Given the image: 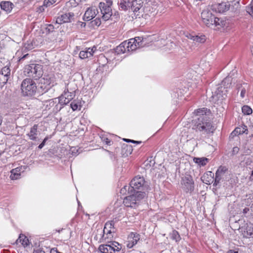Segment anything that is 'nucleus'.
Wrapping results in <instances>:
<instances>
[{
  "label": "nucleus",
  "mask_w": 253,
  "mask_h": 253,
  "mask_svg": "<svg viewBox=\"0 0 253 253\" xmlns=\"http://www.w3.org/2000/svg\"><path fill=\"white\" fill-rule=\"evenodd\" d=\"M147 189L143 177L137 176L134 177L129 186H125L121 190V193H124L127 189L129 194L124 199V205L127 207L135 208L138 203L145 197V191Z\"/></svg>",
  "instance_id": "f257e3e1"
},
{
  "label": "nucleus",
  "mask_w": 253,
  "mask_h": 253,
  "mask_svg": "<svg viewBox=\"0 0 253 253\" xmlns=\"http://www.w3.org/2000/svg\"><path fill=\"white\" fill-rule=\"evenodd\" d=\"M208 110L207 108H203L197 109L195 111V113L200 116L197 121H195L193 129L196 131H203L204 133H212L215 128L212 125L211 121L206 116H204L207 114Z\"/></svg>",
  "instance_id": "f03ea898"
},
{
  "label": "nucleus",
  "mask_w": 253,
  "mask_h": 253,
  "mask_svg": "<svg viewBox=\"0 0 253 253\" xmlns=\"http://www.w3.org/2000/svg\"><path fill=\"white\" fill-rule=\"evenodd\" d=\"M231 84V79L227 77L221 82L214 92H212V95L210 98V101L214 104L221 103L227 96V88L230 87Z\"/></svg>",
  "instance_id": "7ed1b4c3"
},
{
  "label": "nucleus",
  "mask_w": 253,
  "mask_h": 253,
  "mask_svg": "<svg viewBox=\"0 0 253 253\" xmlns=\"http://www.w3.org/2000/svg\"><path fill=\"white\" fill-rule=\"evenodd\" d=\"M21 89L23 96L32 97L36 95V84L30 78L25 79L22 81Z\"/></svg>",
  "instance_id": "20e7f679"
},
{
  "label": "nucleus",
  "mask_w": 253,
  "mask_h": 253,
  "mask_svg": "<svg viewBox=\"0 0 253 253\" xmlns=\"http://www.w3.org/2000/svg\"><path fill=\"white\" fill-rule=\"evenodd\" d=\"M24 72L25 75L34 80H38L42 75V65L38 64H31L25 66Z\"/></svg>",
  "instance_id": "39448f33"
},
{
  "label": "nucleus",
  "mask_w": 253,
  "mask_h": 253,
  "mask_svg": "<svg viewBox=\"0 0 253 253\" xmlns=\"http://www.w3.org/2000/svg\"><path fill=\"white\" fill-rule=\"evenodd\" d=\"M180 185L182 190L186 194H192L195 190L193 178L189 174H185L181 176Z\"/></svg>",
  "instance_id": "423d86ee"
},
{
  "label": "nucleus",
  "mask_w": 253,
  "mask_h": 253,
  "mask_svg": "<svg viewBox=\"0 0 253 253\" xmlns=\"http://www.w3.org/2000/svg\"><path fill=\"white\" fill-rule=\"evenodd\" d=\"M50 78H41L40 82L38 85H37L36 95L38 96L42 95L46 93L50 88V84H51L50 81Z\"/></svg>",
  "instance_id": "0eeeda50"
},
{
  "label": "nucleus",
  "mask_w": 253,
  "mask_h": 253,
  "mask_svg": "<svg viewBox=\"0 0 253 253\" xmlns=\"http://www.w3.org/2000/svg\"><path fill=\"white\" fill-rule=\"evenodd\" d=\"M230 7L229 2H221L216 3L211 5V9L213 11L219 13H223L228 11Z\"/></svg>",
  "instance_id": "6e6552de"
},
{
  "label": "nucleus",
  "mask_w": 253,
  "mask_h": 253,
  "mask_svg": "<svg viewBox=\"0 0 253 253\" xmlns=\"http://www.w3.org/2000/svg\"><path fill=\"white\" fill-rule=\"evenodd\" d=\"M201 18L203 23L208 27L212 26L214 15L209 10H204L201 13Z\"/></svg>",
  "instance_id": "1a4fd4ad"
},
{
  "label": "nucleus",
  "mask_w": 253,
  "mask_h": 253,
  "mask_svg": "<svg viewBox=\"0 0 253 253\" xmlns=\"http://www.w3.org/2000/svg\"><path fill=\"white\" fill-rule=\"evenodd\" d=\"M99 7L100 9L102 15V19L104 21H107L112 15V11L111 6L106 5L104 2H101L99 4Z\"/></svg>",
  "instance_id": "9d476101"
},
{
  "label": "nucleus",
  "mask_w": 253,
  "mask_h": 253,
  "mask_svg": "<svg viewBox=\"0 0 253 253\" xmlns=\"http://www.w3.org/2000/svg\"><path fill=\"white\" fill-rule=\"evenodd\" d=\"M140 239V234L137 233L131 232L127 237L126 246L128 249L132 248L137 244Z\"/></svg>",
  "instance_id": "9b49d317"
},
{
  "label": "nucleus",
  "mask_w": 253,
  "mask_h": 253,
  "mask_svg": "<svg viewBox=\"0 0 253 253\" xmlns=\"http://www.w3.org/2000/svg\"><path fill=\"white\" fill-rule=\"evenodd\" d=\"M75 14L73 12H68L57 17L56 23L61 24L64 23L70 22L73 20Z\"/></svg>",
  "instance_id": "f8f14e48"
},
{
  "label": "nucleus",
  "mask_w": 253,
  "mask_h": 253,
  "mask_svg": "<svg viewBox=\"0 0 253 253\" xmlns=\"http://www.w3.org/2000/svg\"><path fill=\"white\" fill-rule=\"evenodd\" d=\"M98 13V9L95 7H88L85 12L83 20L86 21H90L94 18Z\"/></svg>",
  "instance_id": "ddd939ff"
},
{
  "label": "nucleus",
  "mask_w": 253,
  "mask_h": 253,
  "mask_svg": "<svg viewBox=\"0 0 253 253\" xmlns=\"http://www.w3.org/2000/svg\"><path fill=\"white\" fill-rule=\"evenodd\" d=\"M143 5V0H130L129 9H131L136 16H139L137 12L139 13V10Z\"/></svg>",
  "instance_id": "4468645a"
},
{
  "label": "nucleus",
  "mask_w": 253,
  "mask_h": 253,
  "mask_svg": "<svg viewBox=\"0 0 253 253\" xmlns=\"http://www.w3.org/2000/svg\"><path fill=\"white\" fill-rule=\"evenodd\" d=\"M98 250L101 253H116L120 251V248H115L113 246L102 244L99 246Z\"/></svg>",
  "instance_id": "2eb2a0df"
},
{
  "label": "nucleus",
  "mask_w": 253,
  "mask_h": 253,
  "mask_svg": "<svg viewBox=\"0 0 253 253\" xmlns=\"http://www.w3.org/2000/svg\"><path fill=\"white\" fill-rule=\"evenodd\" d=\"M0 6L1 10L8 14L11 12L14 5L10 1L2 0L0 2Z\"/></svg>",
  "instance_id": "dca6fc26"
},
{
  "label": "nucleus",
  "mask_w": 253,
  "mask_h": 253,
  "mask_svg": "<svg viewBox=\"0 0 253 253\" xmlns=\"http://www.w3.org/2000/svg\"><path fill=\"white\" fill-rule=\"evenodd\" d=\"M135 41L136 40L132 38L130 39L128 42H124L125 46H126L127 51H133L137 49Z\"/></svg>",
  "instance_id": "f3484780"
},
{
  "label": "nucleus",
  "mask_w": 253,
  "mask_h": 253,
  "mask_svg": "<svg viewBox=\"0 0 253 253\" xmlns=\"http://www.w3.org/2000/svg\"><path fill=\"white\" fill-rule=\"evenodd\" d=\"M243 133L248 134V130L247 128V126L243 124L239 127H236L234 130L232 132L231 134H234L235 135L242 134Z\"/></svg>",
  "instance_id": "a211bd4d"
},
{
  "label": "nucleus",
  "mask_w": 253,
  "mask_h": 253,
  "mask_svg": "<svg viewBox=\"0 0 253 253\" xmlns=\"http://www.w3.org/2000/svg\"><path fill=\"white\" fill-rule=\"evenodd\" d=\"M130 0H120L118 2L120 10L126 11L129 9Z\"/></svg>",
  "instance_id": "6ab92c4d"
},
{
  "label": "nucleus",
  "mask_w": 253,
  "mask_h": 253,
  "mask_svg": "<svg viewBox=\"0 0 253 253\" xmlns=\"http://www.w3.org/2000/svg\"><path fill=\"white\" fill-rule=\"evenodd\" d=\"M226 24V20L214 16V18L213 19L212 26L214 25L215 26L217 27L218 28H219L225 26Z\"/></svg>",
  "instance_id": "aec40b11"
},
{
  "label": "nucleus",
  "mask_w": 253,
  "mask_h": 253,
  "mask_svg": "<svg viewBox=\"0 0 253 253\" xmlns=\"http://www.w3.org/2000/svg\"><path fill=\"white\" fill-rule=\"evenodd\" d=\"M38 125H34L30 129V132L27 134L29 138L32 140H36L37 138Z\"/></svg>",
  "instance_id": "412c9836"
},
{
  "label": "nucleus",
  "mask_w": 253,
  "mask_h": 253,
  "mask_svg": "<svg viewBox=\"0 0 253 253\" xmlns=\"http://www.w3.org/2000/svg\"><path fill=\"white\" fill-rule=\"evenodd\" d=\"M21 243L22 246L24 247H27L30 244V242L28 238L24 234H20L19 238L16 241V244Z\"/></svg>",
  "instance_id": "4be33fe9"
},
{
  "label": "nucleus",
  "mask_w": 253,
  "mask_h": 253,
  "mask_svg": "<svg viewBox=\"0 0 253 253\" xmlns=\"http://www.w3.org/2000/svg\"><path fill=\"white\" fill-rule=\"evenodd\" d=\"M228 169L225 166H220L215 173V176H217V177H219L220 178H223L224 175L225 173L227 171Z\"/></svg>",
  "instance_id": "5701e85b"
},
{
  "label": "nucleus",
  "mask_w": 253,
  "mask_h": 253,
  "mask_svg": "<svg viewBox=\"0 0 253 253\" xmlns=\"http://www.w3.org/2000/svg\"><path fill=\"white\" fill-rule=\"evenodd\" d=\"M62 94L65 95V97L71 101L75 96V91L73 90L70 92L68 88H66Z\"/></svg>",
  "instance_id": "b1692460"
},
{
  "label": "nucleus",
  "mask_w": 253,
  "mask_h": 253,
  "mask_svg": "<svg viewBox=\"0 0 253 253\" xmlns=\"http://www.w3.org/2000/svg\"><path fill=\"white\" fill-rule=\"evenodd\" d=\"M193 161L195 163L198 164L199 166H204L209 162V159L205 157L194 158L193 159Z\"/></svg>",
  "instance_id": "393cba45"
},
{
  "label": "nucleus",
  "mask_w": 253,
  "mask_h": 253,
  "mask_svg": "<svg viewBox=\"0 0 253 253\" xmlns=\"http://www.w3.org/2000/svg\"><path fill=\"white\" fill-rule=\"evenodd\" d=\"M116 221L114 220L108 221L105 224V229H109L112 231L113 233H115L116 231V229L115 226Z\"/></svg>",
  "instance_id": "a878e982"
},
{
  "label": "nucleus",
  "mask_w": 253,
  "mask_h": 253,
  "mask_svg": "<svg viewBox=\"0 0 253 253\" xmlns=\"http://www.w3.org/2000/svg\"><path fill=\"white\" fill-rule=\"evenodd\" d=\"M126 47L124 42L115 48V51L117 54L124 53L127 51Z\"/></svg>",
  "instance_id": "bb28decb"
},
{
  "label": "nucleus",
  "mask_w": 253,
  "mask_h": 253,
  "mask_svg": "<svg viewBox=\"0 0 253 253\" xmlns=\"http://www.w3.org/2000/svg\"><path fill=\"white\" fill-rule=\"evenodd\" d=\"M20 171V168H17L11 170L10 178L12 180L17 179L19 178L20 174L18 173Z\"/></svg>",
  "instance_id": "cd10ccee"
},
{
  "label": "nucleus",
  "mask_w": 253,
  "mask_h": 253,
  "mask_svg": "<svg viewBox=\"0 0 253 253\" xmlns=\"http://www.w3.org/2000/svg\"><path fill=\"white\" fill-rule=\"evenodd\" d=\"M11 70L9 67L7 65L3 67L0 73V74L5 76V77L10 78Z\"/></svg>",
  "instance_id": "c85d7f7f"
},
{
  "label": "nucleus",
  "mask_w": 253,
  "mask_h": 253,
  "mask_svg": "<svg viewBox=\"0 0 253 253\" xmlns=\"http://www.w3.org/2000/svg\"><path fill=\"white\" fill-rule=\"evenodd\" d=\"M206 40V38L205 35H195L193 41L196 43H204Z\"/></svg>",
  "instance_id": "c756f323"
},
{
  "label": "nucleus",
  "mask_w": 253,
  "mask_h": 253,
  "mask_svg": "<svg viewBox=\"0 0 253 253\" xmlns=\"http://www.w3.org/2000/svg\"><path fill=\"white\" fill-rule=\"evenodd\" d=\"M244 236L246 238H253V227L248 226L246 231H244Z\"/></svg>",
  "instance_id": "7c9ffc66"
},
{
  "label": "nucleus",
  "mask_w": 253,
  "mask_h": 253,
  "mask_svg": "<svg viewBox=\"0 0 253 253\" xmlns=\"http://www.w3.org/2000/svg\"><path fill=\"white\" fill-rule=\"evenodd\" d=\"M59 103H60L64 107L68 104L70 101L65 97V95L61 94L58 98H57Z\"/></svg>",
  "instance_id": "2f4dec72"
},
{
  "label": "nucleus",
  "mask_w": 253,
  "mask_h": 253,
  "mask_svg": "<svg viewBox=\"0 0 253 253\" xmlns=\"http://www.w3.org/2000/svg\"><path fill=\"white\" fill-rule=\"evenodd\" d=\"M79 57L81 59H85L91 57V53H90L87 49L86 50L81 51L79 53Z\"/></svg>",
  "instance_id": "473e14b6"
},
{
  "label": "nucleus",
  "mask_w": 253,
  "mask_h": 253,
  "mask_svg": "<svg viewBox=\"0 0 253 253\" xmlns=\"http://www.w3.org/2000/svg\"><path fill=\"white\" fill-rule=\"evenodd\" d=\"M242 112L245 115H250L252 113V109L248 105H244L242 108Z\"/></svg>",
  "instance_id": "72a5a7b5"
},
{
  "label": "nucleus",
  "mask_w": 253,
  "mask_h": 253,
  "mask_svg": "<svg viewBox=\"0 0 253 253\" xmlns=\"http://www.w3.org/2000/svg\"><path fill=\"white\" fill-rule=\"evenodd\" d=\"M171 238L172 239L174 240L176 242H178L181 239L178 232L176 230L172 231L171 234Z\"/></svg>",
  "instance_id": "f704fd0d"
},
{
  "label": "nucleus",
  "mask_w": 253,
  "mask_h": 253,
  "mask_svg": "<svg viewBox=\"0 0 253 253\" xmlns=\"http://www.w3.org/2000/svg\"><path fill=\"white\" fill-rule=\"evenodd\" d=\"M210 175L211 178H213L214 176V173H212L211 171H209L208 173H207V175L204 174L203 176H202L201 178V180L206 184H209L210 183L209 180H206L205 181V178H206L207 176Z\"/></svg>",
  "instance_id": "c9c22d12"
},
{
  "label": "nucleus",
  "mask_w": 253,
  "mask_h": 253,
  "mask_svg": "<svg viewBox=\"0 0 253 253\" xmlns=\"http://www.w3.org/2000/svg\"><path fill=\"white\" fill-rule=\"evenodd\" d=\"M134 39L136 40L135 43H136L137 48L143 46V45H144L143 43V42L142 40L141 39V37H135Z\"/></svg>",
  "instance_id": "e433bc0d"
},
{
  "label": "nucleus",
  "mask_w": 253,
  "mask_h": 253,
  "mask_svg": "<svg viewBox=\"0 0 253 253\" xmlns=\"http://www.w3.org/2000/svg\"><path fill=\"white\" fill-rule=\"evenodd\" d=\"M9 78L5 77V76L0 74V84L3 86L5 84Z\"/></svg>",
  "instance_id": "4c0bfd02"
},
{
  "label": "nucleus",
  "mask_w": 253,
  "mask_h": 253,
  "mask_svg": "<svg viewBox=\"0 0 253 253\" xmlns=\"http://www.w3.org/2000/svg\"><path fill=\"white\" fill-rule=\"evenodd\" d=\"M63 107H64V106L61 104H60V103H59V102H58V103H57L55 105L54 107L53 108V112L55 113H58Z\"/></svg>",
  "instance_id": "58836bf2"
},
{
  "label": "nucleus",
  "mask_w": 253,
  "mask_h": 253,
  "mask_svg": "<svg viewBox=\"0 0 253 253\" xmlns=\"http://www.w3.org/2000/svg\"><path fill=\"white\" fill-rule=\"evenodd\" d=\"M101 23V20L100 18H96L94 20H92L91 22V24L92 26H97L98 27L100 25Z\"/></svg>",
  "instance_id": "ea45409f"
},
{
  "label": "nucleus",
  "mask_w": 253,
  "mask_h": 253,
  "mask_svg": "<svg viewBox=\"0 0 253 253\" xmlns=\"http://www.w3.org/2000/svg\"><path fill=\"white\" fill-rule=\"evenodd\" d=\"M45 30L46 33L49 34L54 31V27L52 24H48L47 25L46 27L45 28Z\"/></svg>",
  "instance_id": "a19ab883"
},
{
  "label": "nucleus",
  "mask_w": 253,
  "mask_h": 253,
  "mask_svg": "<svg viewBox=\"0 0 253 253\" xmlns=\"http://www.w3.org/2000/svg\"><path fill=\"white\" fill-rule=\"evenodd\" d=\"M247 11L253 17V0L251 1L250 6L247 7Z\"/></svg>",
  "instance_id": "79ce46f5"
},
{
  "label": "nucleus",
  "mask_w": 253,
  "mask_h": 253,
  "mask_svg": "<svg viewBox=\"0 0 253 253\" xmlns=\"http://www.w3.org/2000/svg\"><path fill=\"white\" fill-rule=\"evenodd\" d=\"M56 0H44L43 2V5L46 7L49 6L55 3Z\"/></svg>",
  "instance_id": "37998d69"
},
{
  "label": "nucleus",
  "mask_w": 253,
  "mask_h": 253,
  "mask_svg": "<svg viewBox=\"0 0 253 253\" xmlns=\"http://www.w3.org/2000/svg\"><path fill=\"white\" fill-rule=\"evenodd\" d=\"M48 136H46L44 139L43 140L42 142L39 145L38 148L40 149H41L43 148V147L45 145V144L46 142V141L48 139Z\"/></svg>",
  "instance_id": "c03bdc74"
},
{
  "label": "nucleus",
  "mask_w": 253,
  "mask_h": 253,
  "mask_svg": "<svg viewBox=\"0 0 253 253\" xmlns=\"http://www.w3.org/2000/svg\"><path fill=\"white\" fill-rule=\"evenodd\" d=\"M57 99V98H55L54 99L49 100L48 101L49 106L53 107L54 105V104L56 103ZM47 106H48V105H47Z\"/></svg>",
  "instance_id": "a18cd8bd"
},
{
  "label": "nucleus",
  "mask_w": 253,
  "mask_h": 253,
  "mask_svg": "<svg viewBox=\"0 0 253 253\" xmlns=\"http://www.w3.org/2000/svg\"><path fill=\"white\" fill-rule=\"evenodd\" d=\"M124 140L126 142H131V143H135V144H141L142 143L141 141H135L134 140H131V139H126V138H124Z\"/></svg>",
  "instance_id": "49530a36"
},
{
  "label": "nucleus",
  "mask_w": 253,
  "mask_h": 253,
  "mask_svg": "<svg viewBox=\"0 0 253 253\" xmlns=\"http://www.w3.org/2000/svg\"><path fill=\"white\" fill-rule=\"evenodd\" d=\"M70 107L72 109L73 111H75L77 110L78 108V105L77 104V103L72 102L70 104Z\"/></svg>",
  "instance_id": "de8ad7c7"
},
{
  "label": "nucleus",
  "mask_w": 253,
  "mask_h": 253,
  "mask_svg": "<svg viewBox=\"0 0 253 253\" xmlns=\"http://www.w3.org/2000/svg\"><path fill=\"white\" fill-rule=\"evenodd\" d=\"M239 148L238 147H234L233 148V150H232V155H235L236 154H237L238 152H239Z\"/></svg>",
  "instance_id": "09e8293b"
},
{
  "label": "nucleus",
  "mask_w": 253,
  "mask_h": 253,
  "mask_svg": "<svg viewBox=\"0 0 253 253\" xmlns=\"http://www.w3.org/2000/svg\"><path fill=\"white\" fill-rule=\"evenodd\" d=\"M33 253H45V252L43 251L42 249L37 248L34 249Z\"/></svg>",
  "instance_id": "8fccbe9b"
},
{
  "label": "nucleus",
  "mask_w": 253,
  "mask_h": 253,
  "mask_svg": "<svg viewBox=\"0 0 253 253\" xmlns=\"http://www.w3.org/2000/svg\"><path fill=\"white\" fill-rule=\"evenodd\" d=\"M110 245L113 246L114 247H115V248H117L118 247H119V248H120V250L122 249V245L121 244H119L118 242H114Z\"/></svg>",
  "instance_id": "3c124183"
},
{
  "label": "nucleus",
  "mask_w": 253,
  "mask_h": 253,
  "mask_svg": "<svg viewBox=\"0 0 253 253\" xmlns=\"http://www.w3.org/2000/svg\"><path fill=\"white\" fill-rule=\"evenodd\" d=\"M221 178L219 177H217V176H215V179H214V182L213 184V186H216L220 182Z\"/></svg>",
  "instance_id": "603ef678"
},
{
  "label": "nucleus",
  "mask_w": 253,
  "mask_h": 253,
  "mask_svg": "<svg viewBox=\"0 0 253 253\" xmlns=\"http://www.w3.org/2000/svg\"><path fill=\"white\" fill-rule=\"evenodd\" d=\"M246 92V90L245 87H243L241 88V93H240V96L242 97V98H244L245 96V94Z\"/></svg>",
  "instance_id": "864d4df0"
},
{
  "label": "nucleus",
  "mask_w": 253,
  "mask_h": 253,
  "mask_svg": "<svg viewBox=\"0 0 253 253\" xmlns=\"http://www.w3.org/2000/svg\"><path fill=\"white\" fill-rule=\"evenodd\" d=\"M88 51L91 53V56L93 55V53L95 50H96V47L94 46L92 48H88L87 49Z\"/></svg>",
  "instance_id": "5fc2aeb1"
},
{
  "label": "nucleus",
  "mask_w": 253,
  "mask_h": 253,
  "mask_svg": "<svg viewBox=\"0 0 253 253\" xmlns=\"http://www.w3.org/2000/svg\"><path fill=\"white\" fill-rule=\"evenodd\" d=\"M111 17H114L116 20H118L119 18V13L118 11H115L114 14L112 13Z\"/></svg>",
  "instance_id": "6e6d98bb"
},
{
  "label": "nucleus",
  "mask_w": 253,
  "mask_h": 253,
  "mask_svg": "<svg viewBox=\"0 0 253 253\" xmlns=\"http://www.w3.org/2000/svg\"><path fill=\"white\" fill-rule=\"evenodd\" d=\"M106 1V3L104 2V4L106 5L111 6L113 4V0H105Z\"/></svg>",
  "instance_id": "4d7b16f0"
},
{
  "label": "nucleus",
  "mask_w": 253,
  "mask_h": 253,
  "mask_svg": "<svg viewBox=\"0 0 253 253\" xmlns=\"http://www.w3.org/2000/svg\"><path fill=\"white\" fill-rule=\"evenodd\" d=\"M195 35H193V34H187L186 35V37H187L188 39H190V40H192V41H193V39H194V38Z\"/></svg>",
  "instance_id": "13d9d810"
},
{
  "label": "nucleus",
  "mask_w": 253,
  "mask_h": 253,
  "mask_svg": "<svg viewBox=\"0 0 253 253\" xmlns=\"http://www.w3.org/2000/svg\"><path fill=\"white\" fill-rule=\"evenodd\" d=\"M29 56V54H26L23 56L22 57L20 58L18 60V62L19 63H21L23 60H24L27 56Z\"/></svg>",
  "instance_id": "bf43d9fd"
},
{
  "label": "nucleus",
  "mask_w": 253,
  "mask_h": 253,
  "mask_svg": "<svg viewBox=\"0 0 253 253\" xmlns=\"http://www.w3.org/2000/svg\"><path fill=\"white\" fill-rule=\"evenodd\" d=\"M103 233H104V234H106L107 235H108V234H111L113 232L112 231H111L109 229H105V227H104V229H103Z\"/></svg>",
  "instance_id": "052dcab7"
},
{
  "label": "nucleus",
  "mask_w": 253,
  "mask_h": 253,
  "mask_svg": "<svg viewBox=\"0 0 253 253\" xmlns=\"http://www.w3.org/2000/svg\"><path fill=\"white\" fill-rule=\"evenodd\" d=\"M58 251L55 248L51 249L50 253H58Z\"/></svg>",
  "instance_id": "680f3d73"
},
{
  "label": "nucleus",
  "mask_w": 253,
  "mask_h": 253,
  "mask_svg": "<svg viewBox=\"0 0 253 253\" xmlns=\"http://www.w3.org/2000/svg\"><path fill=\"white\" fill-rule=\"evenodd\" d=\"M250 209L249 208H245L243 211V212L244 214H246L249 211Z\"/></svg>",
  "instance_id": "e2e57ef3"
},
{
  "label": "nucleus",
  "mask_w": 253,
  "mask_h": 253,
  "mask_svg": "<svg viewBox=\"0 0 253 253\" xmlns=\"http://www.w3.org/2000/svg\"><path fill=\"white\" fill-rule=\"evenodd\" d=\"M227 253H238V251H235L233 250H229Z\"/></svg>",
  "instance_id": "0e129e2a"
},
{
  "label": "nucleus",
  "mask_w": 253,
  "mask_h": 253,
  "mask_svg": "<svg viewBox=\"0 0 253 253\" xmlns=\"http://www.w3.org/2000/svg\"><path fill=\"white\" fill-rule=\"evenodd\" d=\"M106 144H108V145H110V143H111V141L110 140H109L108 138H106Z\"/></svg>",
  "instance_id": "69168bd1"
},
{
  "label": "nucleus",
  "mask_w": 253,
  "mask_h": 253,
  "mask_svg": "<svg viewBox=\"0 0 253 253\" xmlns=\"http://www.w3.org/2000/svg\"><path fill=\"white\" fill-rule=\"evenodd\" d=\"M43 6H44V5H43V6H41V7L39 8L40 10L41 11H42L44 10Z\"/></svg>",
  "instance_id": "338daca9"
},
{
  "label": "nucleus",
  "mask_w": 253,
  "mask_h": 253,
  "mask_svg": "<svg viewBox=\"0 0 253 253\" xmlns=\"http://www.w3.org/2000/svg\"><path fill=\"white\" fill-rule=\"evenodd\" d=\"M2 122V116L0 115V125H1Z\"/></svg>",
  "instance_id": "774afa93"
}]
</instances>
